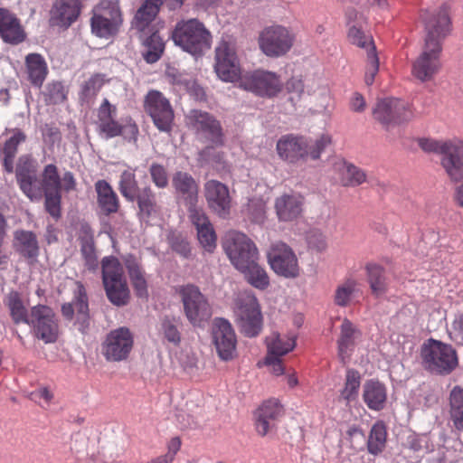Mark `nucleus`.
<instances>
[{
    "mask_svg": "<svg viewBox=\"0 0 463 463\" xmlns=\"http://www.w3.org/2000/svg\"><path fill=\"white\" fill-rule=\"evenodd\" d=\"M172 39L175 45L194 56H201L210 50L213 42L211 32L196 18L177 22Z\"/></svg>",
    "mask_w": 463,
    "mask_h": 463,
    "instance_id": "f257e3e1",
    "label": "nucleus"
},
{
    "mask_svg": "<svg viewBox=\"0 0 463 463\" xmlns=\"http://www.w3.org/2000/svg\"><path fill=\"white\" fill-rule=\"evenodd\" d=\"M420 146L424 151L441 155V165L453 182L463 179V142L461 140L423 139L420 141Z\"/></svg>",
    "mask_w": 463,
    "mask_h": 463,
    "instance_id": "f03ea898",
    "label": "nucleus"
},
{
    "mask_svg": "<svg viewBox=\"0 0 463 463\" xmlns=\"http://www.w3.org/2000/svg\"><path fill=\"white\" fill-rule=\"evenodd\" d=\"M222 247L232 264L239 271L260 260L257 246L242 232L235 231L227 232Z\"/></svg>",
    "mask_w": 463,
    "mask_h": 463,
    "instance_id": "7ed1b4c3",
    "label": "nucleus"
},
{
    "mask_svg": "<svg viewBox=\"0 0 463 463\" xmlns=\"http://www.w3.org/2000/svg\"><path fill=\"white\" fill-rule=\"evenodd\" d=\"M420 18L424 26V43L442 45L443 40L451 32L449 5L443 4L436 8L422 10Z\"/></svg>",
    "mask_w": 463,
    "mask_h": 463,
    "instance_id": "20e7f679",
    "label": "nucleus"
},
{
    "mask_svg": "<svg viewBox=\"0 0 463 463\" xmlns=\"http://www.w3.org/2000/svg\"><path fill=\"white\" fill-rule=\"evenodd\" d=\"M425 366L431 372L448 374L458 365V356L455 349L440 341L430 339L421 351Z\"/></svg>",
    "mask_w": 463,
    "mask_h": 463,
    "instance_id": "39448f33",
    "label": "nucleus"
},
{
    "mask_svg": "<svg viewBox=\"0 0 463 463\" xmlns=\"http://www.w3.org/2000/svg\"><path fill=\"white\" fill-rule=\"evenodd\" d=\"M122 22L118 2L102 1L93 8L90 19L91 32L96 36L108 38L118 31Z\"/></svg>",
    "mask_w": 463,
    "mask_h": 463,
    "instance_id": "423d86ee",
    "label": "nucleus"
},
{
    "mask_svg": "<svg viewBox=\"0 0 463 463\" xmlns=\"http://www.w3.org/2000/svg\"><path fill=\"white\" fill-rule=\"evenodd\" d=\"M295 42V33L291 29L280 24H273L262 30L259 37V45L262 52L272 58L287 54Z\"/></svg>",
    "mask_w": 463,
    "mask_h": 463,
    "instance_id": "0eeeda50",
    "label": "nucleus"
},
{
    "mask_svg": "<svg viewBox=\"0 0 463 463\" xmlns=\"http://www.w3.org/2000/svg\"><path fill=\"white\" fill-rule=\"evenodd\" d=\"M27 325L33 335L44 344H52L59 337V323L54 311L48 306L36 305L31 307V318Z\"/></svg>",
    "mask_w": 463,
    "mask_h": 463,
    "instance_id": "6e6552de",
    "label": "nucleus"
},
{
    "mask_svg": "<svg viewBox=\"0 0 463 463\" xmlns=\"http://www.w3.org/2000/svg\"><path fill=\"white\" fill-rule=\"evenodd\" d=\"M267 260L270 269L280 277L295 279L299 275L298 257L283 241H278L270 244L267 250Z\"/></svg>",
    "mask_w": 463,
    "mask_h": 463,
    "instance_id": "1a4fd4ad",
    "label": "nucleus"
},
{
    "mask_svg": "<svg viewBox=\"0 0 463 463\" xmlns=\"http://www.w3.org/2000/svg\"><path fill=\"white\" fill-rule=\"evenodd\" d=\"M240 88L260 97L272 98L282 90L279 77L271 71H255L240 78Z\"/></svg>",
    "mask_w": 463,
    "mask_h": 463,
    "instance_id": "9d476101",
    "label": "nucleus"
},
{
    "mask_svg": "<svg viewBox=\"0 0 463 463\" xmlns=\"http://www.w3.org/2000/svg\"><path fill=\"white\" fill-rule=\"evenodd\" d=\"M373 115L387 129L412 118L409 104L395 98L379 100L373 109Z\"/></svg>",
    "mask_w": 463,
    "mask_h": 463,
    "instance_id": "9b49d317",
    "label": "nucleus"
},
{
    "mask_svg": "<svg viewBox=\"0 0 463 463\" xmlns=\"http://www.w3.org/2000/svg\"><path fill=\"white\" fill-rule=\"evenodd\" d=\"M442 45L425 43L420 55L411 65L412 75L421 82L430 81L441 69Z\"/></svg>",
    "mask_w": 463,
    "mask_h": 463,
    "instance_id": "f8f14e48",
    "label": "nucleus"
},
{
    "mask_svg": "<svg viewBox=\"0 0 463 463\" xmlns=\"http://www.w3.org/2000/svg\"><path fill=\"white\" fill-rule=\"evenodd\" d=\"M180 294L186 317L193 325H200L211 317V307L197 287L184 286L180 289Z\"/></svg>",
    "mask_w": 463,
    "mask_h": 463,
    "instance_id": "ddd939ff",
    "label": "nucleus"
},
{
    "mask_svg": "<svg viewBox=\"0 0 463 463\" xmlns=\"http://www.w3.org/2000/svg\"><path fill=\"white\" fill-rule=\"evenodd\" d=\"M134 345V338L127 327H119L110 331L103 344L102 354L109 362H120L126 360Z\"/></svg>",
    "mask_w": 463,
    "mask_h": 463,
    "instance_id": "4468645a",
    "label": "nucleus"
},
{
    "mask_svg": "<svg viewBox=\"0 0 463 463\" xmlns=\"http://www.w3.org/2000/svg\"><path fill=\"white\" fill-rule=\"evenodd\" d=\"M214 70L223 81H233L240 75V63L234 44L222 39L215 48Z\"/></svg>",
    "mask_w": 463,
    "mask_h": 463,
    "instance_id": "2eb2a0df",
    "label": "nucleus"
},
{
    "mask_svg": "<svg viewBox=\"0 0 463 463\" xmlns=\"http://www.w3.org/2000/svg\"><path fill=\"white\" fill-rule=\"evenodd\" d=\"M146 110L160 131H170L174 119V111L168 99L161 92L151 90L147 93L146 97Z\"/></svg>",
    "mask_w": 463,
    "mask_h": 463,
    "instance_id": "dca6fc26",
    "label": "nucleus"
},
{
    "mask_svg": "<svg viewBox=\"0 0 463 463\" xmlns=\"http://www.w3.org/2000/svg\"><path fill=\"white\" fill-rule=\"evenodd\" d=\"M241 332L250 337L257 335L261 329V315L257 299L247 296L235 310Z\"/></svg>",
    "mask_w": 463,
    "mask_h": 463,
    "instance_id": "f3484780",
    "label": "nucleus"
},
{
    "mask_svg": "<svg viewBox=\"0 0 463 463\" xmlns=\"http://www.w3.org/2000/svg\"><path fill=\"white\" fill-rule=\"evenodd\" d=\"M213 344L221 359L232 360L235 356L237 338L232 325L223 318H216L213 326Z\"/></svg>",
    "mask_w": 463,
    "mask_h": 463,
    "instance_id": "a211bd4d",
    "label": "nucleus"
},
{
    "mask_svg": "<svg viewBox=\"0 0 463 463\" xmlns=\"http://www.w3.org/2000/svg\"><path fill=\"white\" fill-rule=\"evenodd\" d=\"M308 139L293 135L282 136L277 142L279 156L289 164L306 161L307 158Z\"/></svg>",
    "mask_w": 463,
    "mask_h": 463,
    "instance_id": "6ab92c4d",
    "label": "nucleus"
},
{
    "mask_svg": "<svg viewBox=\"0 0 463 463\" xmlns=\"http://www.w3.org/2000/svg\"><path fill=\"white\" fill-rule=\"evenodd\" d=\"M188 118L198 135L216 146L222 144L221 125L212 115L194 109L190 112Z\"/></svg>",
    "mask_w": 463,
    "mask_h": 463,
    "instance_id": "aec40b11",
    "label": "nucleus"
},
{
    "mask_svg": "<svg viewBox=\"0 0 463 463\" xmlns=\"http://www.w3.org/2000/svg\"><path fill=\"white\" fill-rule=\"evenodd\" d=\"M172 185L176 197L190 210L197 207L199 187L195 179L188 173L177 171L172 178Z\"/></svg>",
    "mask_w": 463,
    "mask_h": 463,
    "instance_id": "412c9836",
    "label": "nucleus"
},
{
    "mask_svg": "<svg viewBox=\"0 0 463 463\" xmlns=\"http://www.w3.org/2000/svg\"><path fill=\"white\" fill-rule=\"evenodd\" d=\"M204 191L209 207L220 217H227L231 209V198L227 186L219 181L210 180L205 183Z\"/></svg>",
    "mask_w": 463,
    "mask_h": 463,
    "instance_id": "4be33fe9",
    "label": "nucleus"
},
{
    "mask_svg": "<svg viewBox=\"0 0 463 463\" xmlns=\"http://www.w3.org/2000/svg\"><path fill=\"white\" fill-rule=\"evenodd\" d=\"M345 17L347 24L349 25V41L353 44L365 49L367 53L369 52H375V46L372 36L370 34H366L363 30V26L365 24V18L354 8L346 10Z\"/></svg>",
    "mask_w": 463,
    "mask_h": 463,
    "instance_id": "5701e85b",
    "label": "nucleus"
},
{
    "mask_svg": "<svg viewBox=\"0 0 463 463\" xmlns=\"http://www.w3.org/2000/svg\"><path fill=\"white\" fill-rule=\"evenodd\" d=\"M304 198L297 193H285L278 196L274 202L276 215L279 222H293L299 218L303 212Z\"/></svg>",
    "mask_w": 463,
    "mask_h": 463,
    "instance_id": "b1692460",
    "label": "nucleus"
},
{
    "mask_svg": "<svg viewBox=\"0 0 463 463\" xmlns=\"http://www.w3.org/2000/svg\"><path fill=\"white\" fill-rule=\"evenodd\" d=\"M189 219L197 231V238L201 246L208 252H213L216 248V233L202 208L190 210Z\"/></svg>",
    "mask_w": 463,
    "mask_h": 463,
    "instance_id": "393cba45",
    "label": "nucleus"
},
{
    "mask_svg": "<svg viewBox=\"0 0 463 463\" xmlns=\"http://www.w3.org/2000/svg\"><path fill=\"white\" fill-rule=\"evenodd\" d=\"M80 10V0H55L51 10V22L67 28L77 20Z\"/></svg>",
    "mask_w": 463,
    "mask_h": 463,
    "instance_id": "a878e982",
    "label": "nucleus"
},
{
    "mask_svg": "<svg viewBox=\"0 0 463 463\" xmlns=\"http://www.w3.org/2000/svg\"><path fill=\"white\" fill-rule=\"evenodd\" d=\"M282 414V406L277 400L271 399L264 402L256 412L257 432L261 436L269 433L275 428L277 420Z\"/></svg>",
    "mask_w": 463,
    "mask_h": 463,
    "instance_id": "bb28decb",
    "label": "nucleus"
},
{
    "mask_svg": "<svg viewBox=\"0 0 463 463\" xmlns=\"http://www.w3.org/2000/svg\"><path fill=\"white\" fill-rule=\"evenodd\" d=\"M16 179L20 189L31 201L41 200L43 190L38 184L36 172L28 161L17 165Z\"/></svg>",
    "mask_w": 463,
    "mask_h": 463,
    "instance_id": "cd10ccee",
    "label": "nucleus"
},
{
    "mask_svg": "<svg viewBox=\"0 0 463 463\" xmlns=\"http://www.w3.org/2000/svg\"><path fill=\"white\" fill-rule=\"evenodd\" d=\"M13 247L29 264L37 261L40 248L36 235L33 232L15 231L14 232Z\"/></svg>",
    "mask_w": 463,
    "mask_h": 463,
    "instance_id": "c85d7f7f",
    "label": "nucleus"
},
{
    "mask_svg": "<svg viewBox=\"0 0 463 463\" xmlns=\"http://www.w3.org/2000/svg\"><path fill=\"white\" fill-rule=\"evenodd\" d=\"M0 36L4 42L11 44H18L26 37L18 18L4 8H0Z\"/></svg>",
    "mask_w": 463,
    "mask_h": 463,
    "instance_id": "c756f323",
    "label": "nucleus"
},
{
    "mask_svg": "<svg viewBox=\"0 0 463 463\" xmlns=\"http://www.w3.org/2000/svg\"><path fill=\"white\" fill-rule=\"evenodd\" d=\"M363 399L370 410L380 411L386 403V387L379 381L368 380L363 386Z\"/></svg>",
    "mask_w": 463,
    "mask_h": 463,
    "instance_id": "7c9ffc66",
    "label": "nucleus"
},
{
    "mask_svg": "<svg viewBox=\"0 0 463 463\" xmlns=\"http://www.w3.org/2000/svg\"><path fill=\"white\" fill-rule=\"evenodd\" d=\"M335 169L340 175L344 186H357L368 181L366 173L351 163L338 160L335 163Z\"/></svg>",
    "mask_w": 463,
    "mask_h": 463,
    "instance_id": "2f4dec72",
    "label": "nucleus"
},
{
    "mask_svg": "<svg viewBox=\"0 0 463 463\" xmlns=\"http://www.w3.org/2000/svg\"><path fill=\"white\" fill-rule=\"evenodd\" d=\"M360 332L348 319H344L340 328V337L337 341L338 355L343 362L349 356L355 340L360 336Z\"/></svg>",
    "mask_w": 463,
    "mask_h": 463,
    "instance_id": "473e14b6",
    "label": "nucleus"
},
{
    "mask_svg": "<svg viewBox=\"0 0 463 463\" xmlns=\"http://www.w3.org/2000/svg\"><path fill=\"white\" fill-rule=\"evenodd\" d=\"M9 133L11 136L5 140L2 149V154L5 169L8 173H12L14 170V159L17 153V146L25 141L26 136L18 128L12 129Z\"/></svg>",
    "mask_w": 463,
    "mask_h": 463,
    "instance_id": "72a5a7b5",
    "label": "nucleus"
},
{
    "mask_svg": "<svg viewBox=\"0 0 463 463\" xmlns=\"http://www.w3.org/2000/svg\"><path fill=\"white\" fill-rule=\"evenodd\" d=\"M25 65L32 84L41 87L48 73L44 58L39 53H29L25 57Z\"/></svg>",
    "mask_w": 463,
    "mask_h": 463,
    "instance_id": "f704fd0d",
    "label": "nucleus"
},
{
    "mask_svg": "<svg viewBox=\"0 0 463 463\" xmlns=\"http://www.w3.org/2000/svg\"><path fill=\"white\" fill-rule=\"evenodd\" d=\"M139 38L144 45L143 57L146 62L157 61L165 49V43L157 32L139 34Z\"/></svg>",
    "mask_w": 463,
    "mask_h": 463,
    "instance_id": "c9c22d12",
    "label": "nucleus"
},
{
    "mask_svg": "<svg viewBox=\"0 0 463 463\" xmlns=\"http://www.w3.org/2000/svg\"><path fill=\"white\" fill-rule=\"evenodd\" d=\"M167 79L179 91H186L196 99L204 98V91L196 80L186 73L168 72Z\"/></svg>",
    "mask_w": 463,
    "mask_h": 463,
    "instance_id": "e433bc0d",
    "label": "nucleus"
},
{
    "mask_svg": "<svg viewBox=\"0 0 463 463\" xmlns=\"http://www.w3.org/2000/svg\"><path fill=\"white\" fill-rule=\"evenodd\" d=\"M126 267L137 296L146 298L148 296L147 283L138 261L130 256L126 260Z\"/></svg>",
    "mask_w": 463,
    "mask_h": 463,
    "instance_id": "4c0bfd02",
    "label": "nucleus"
},
{
    "mask_svg": "<svg viewBox=\"0 0 463 463\" xmlns=\"http://www.w3.org/2000/svg\"><path fill=\"white\" fill-rule=\"evenodd\" d=\"M80 251L85 260V266L90 270H95L98 268V260L94 249L93 234L88 225L81 227Z\"/></svg>",
    "mask_w": 463,
    "mask_h": 463,
    "instance_id": "58836bf2",
    "label": "nucleus"
},
{
    "mask_svg": "<svg viewBox=\"0 0 463 463\" xmlns=\"http://www.w3.org/2000/svg\"><path fill=\"white\" fill-rule=\"evenodd\" d=\"M95 189L100 208L107 213L117 212L118 209V196L111 186L106 181L99 180L96 183Z\"/></svg>",
    "mask_w": 463,
    "mask_h": 463,
    "instance_id": "ea45409f",
    "label": "nucleus"
},
{
    "mask_svg": "<svg viewBox=\"0 0 463 463\" xmlns=\"http://www.w3.org/2000/svg\"><path fill=\"white\" fill-rule=\"evenodd\" d=\"M5 303L14 324L24 323L27 325L31 318V311L28 312L18 292L11 291L6 296Z\"/></svg>",
    "mask_w": 463,
    "mask_h": 463,
    "instance_id": "a19ab883",
    "label": "nucleus"
},
{
    "mask_svg": "<svg viewBox=\"0 0 463 463\" xmlns=\"http://www.w3.org/2000/svg\"><path fill=\"white\" fill-rule=\"evenodd\" d=\"M367 280L373 295L381 298L387 292V281L383 269L377 264L366 265Z\"/></svg>",
    "mask_w": 463,
    "mask_h": 463,
    "instance_id": "79ce46f5",
    "label": "nucleus"
},
{
    "mask_svg": "<svg viewBox=\"0 0 463 463\" xmlns=\"http://www.w3.org/2000/svg\"><path fill=\"white\" fill-rule=\"evenodd\" d=\"M449 417L456 430L463 431V388L455 386L449 392Z\"/></svg>",
    "mask_w": 463,
    "mask_h": 463,
    "instance_id": "37998d69",
    "label": "nucleus"
},
{
    "mask_svg": "<svg viewBox=\"0 0 463 463\" xmlns=\"http://www.w3.org/2000/svg\"><path fill=\"white\" fill-rule=\"evenodd\" d=\"M249 284L258 289L264 290L269 286V277L266 269L255 260L245 269L240 270Z\"/></svg>",
    "mask_w": 463,
    "mask_h": 463,
    "instance_id": "c03bdc74",
    "label": "nucleus"
},
{
    "mask_svg": "<svg viewBox=\"0 0 463 463\" xmlns=\"http://www.w3.org/2000/svg\"><path fill=\"white\" fill-rule=\"evenodd\" d=\"M268 354L285 355L295 347L294 336L273 332L266 338Z\"/></svg>",
    "mask_w": 463,
    "mask_h": 463,
    "instance_id": "a18cd8bd",
    "label": "nucleus"
},
{
    "mask_svg": "<svg viewBox=\"0 0 463 463\" xmlns=\"http://www.w3.org/2000/svg\"><path fill=\"white\" fill-rule=\"evenodd\" d=\"M104 288L109 300L117 307H122L128 303L130 291L126 280H118L104 283Z\"/></svg>",
    "mask_w": 463,
    "mask_h": 463,
    "instance_id": "49530a36",
    "label": "nucleus"
},
{
    "mask_svg": "<svg viewBox=\"0 0 463 463\" xmlns=\"http://www.w3.org/2000/svg\"><path fill=\"white\" fill-rule=\"evenodd\" d=\"M386 437L387 432L383 423L373 424L366 440L368 452L373 456L381 454L386 445Z\"/></svg>",
    "mask_w": 463,
    "mask_h": 463,
    "instance_id": "de8ad7c7",
    "label": "nucleus"
},
{
    "mask_svg": "<svg viewBox=\"0 0 463 463\" xmlns=\"http://www.w3.org/2000/svg\"><path fill=\"white\" fill-rule=\"evenodd\" d=\"M109 81L105 74L96 73L85 80L80 87V99L89 103L95 99L103 85Z\"/></svg>",
    "mask_w": 463,
    "mask_h": 463,
    "instance_id": "09e8293b",
    "label": "nucleus"
},
{
    "mask_svg": "<svg viewBox=\"0 0 463 463\" xmlns=\"http://www.w3.org/2000/svg\"><path fill=\"white\" fill-rule=\"evenodd\" d=\"M102 281L104 283L126 280L123 267L115 257H105L101 261Z\"/></svg>",
    "mask_w": 463,
    "mask_h": 463,
    "instance_id": "8fccbe9b",
    "label": "nucleus"
},
{
    "mask_svg": "<svg viewBox=\"0 0 463 463\" xmlns=\"http://www.w3.org/2000/svg\"><path fill=\"white\" fill-rule=\"evenodd\" d=\"M119 191L129 202L136 200L138 186L134 169L128 168L122 172L119 180Z\"/></svg>",
    "mask_w": 463,
    "mask_h": 463,
    "instance_id": "3c124183",
    "label": "nucleus"
},
{
    "mask_svg": "<svg viewBox=\"0 0 463 463\" xmlns=\"http://www.w3.org/2000/svg\"><path fill=\"white\" fill-rule=\"evenodd\" d=\"M359 291V284L356 280L349 279L339 285L335 293V303L340 307H346L352 298Z\"/></svg>",
    "mask_w": 463,
    "mask_h": 463,
    "instance_id": "603ef678",
    "label": "nucleus"
},
{
    "mask_svg": "<svg viewBox=\"0 0 463 463\" xmlns=\"http://www.w3.org/2000/svg\"><path fill=\"white\" fill-rule=\"evenodd\" d=\"M160 335L174 345H179L181 334L178 329V321L174 317H165L161 319L158 328Z\"/></svg>",
    "mask_w": 463,
    "mask_h": 463,
    "instance_id": "864d4df0",
    "label": "nucleus"
},
{
    "mask_svg": "<svg viewBox=\"0 0 463 463\" xmlns=\"http://www.w3.org/2000/svg\"><path fill=\"white\" fill-rule=\"evenodd\" d=\"M136 200L138 204L139 212L143 216L148 217L156 213V198L152 189L147 186L142 189L140 193H137Z\"/></svg>",
    "mask_w": 463,
    "mask_h": 463,
    "instance_id": "5fc2aeb1",
    "label": "nucleus"
},
{
    "mask_svg": "<svg viewBox=\"0 0 463 463\" xmlns=\"http://www.w3.org/2000/svg\"><path fill=\"white\" fill-rule=\"evenodd\" d=\"M360 387V374L354 370H348L345 388L341 392V398L347 403L355 400Z\"/></svg>",
    "mask_w": 463,
    "mask_h": 463,
    "instance_id": "6e6d98bb",
    "label": "nucleus"
},
{
    "mask_svg": "<svg viewBox=\"0 0 463 463\" xmlns=\"http://www.w3.org/2000/svg\"><path fill=\"white\" fill-rule=\"evenodd\" d=\"M156 17L144 13L141 7H138L131 23V27L136 30L138 34L145 33H153L155 31L154 22Z\"/></svg>",
    "mask_w": 463,
    "mask_h": 463,
    "instance_id": "4d7b16f0",
    "label": "nucleus"
},
{
    "mask_svg": "<svg viewBox=\"0 0 463 463\" xmlns=\"http://www.w3.org/2000/svg\"><path fill=\"white\" fill-rule=\"evenodd\" d=\"M61 177L56 165H47L42 175V185L43 192L60 191Z\"/></svg>",
    "mask_w": 463,
    "mask_h": 463,
    "instance_id": "13d9d810",
    "label": "nucleus"
},
{
    "mask_svg": "<svg viewBox=\"0 0 463 463\" xmlns=\"http://www.w3.org/2000/svg\"><path fill=\"white\" fill-rule=\"evenodd\" d=\"M149 174L154 184L160 189L168 185V174L165 167L158 163H152L149 166Z\"/></svg>",
    "mask_w": 463,
    "mask_h": 463,
    "instance_id": "bf43d9fd",
    "label": "nucleus"
},
{
    "mask_svg": "<svg viewBox=\"0 0 463 463\" xmlns=\"http://www.w3.org/2000/svg\"><path fill=\"white\" fill-rule=\"evenodd\" d=\"M331 144V137L322 135L315 140L308 139L307 157L311 159H318L321 153Z\"/></svg>",
    "mask_w": 463,
    "mask_h": 463,
    "instance_id": "052dcab7",
    "label": "nucleus"
},
{
    "mask_svg": "<svg viewBox=\"0 0 463 463\" xmlns=\"http://www.w3.org/2000/svg\"><path fill=\"white\" fill-rule=\"evenodd\" d=\"M46 211L53 217L61 216V195L60 191L44 192Z\"/></svg>",
    "mask_w": 463,
    "mask_h": 463,
    "instance_id": "680f3d73",
    "label": "nucleus"
},
{
    "mask_svg": "<svg viewBox=\"0 0 463 463\" xmlns=\"http://www.w3.org/2000/svg\"><path fill=\"white\" fill-rule=\"evenodd\" d=\"M199 161L202 164L221 166L224 164V155L212 146H207L199 153Z\"/></svg>",
    "mask_w": 463,
    "mask_h": 463,
    "instance_id": "e2e57ef3",
    "label": "nucleus"
},
{
    "mask_svg": "<svg viewBox=\"0 0 463 463\" xmlns=\"http://www.w3.org/2000/svg\"><path fill=\"white\" fill-rule=\"evenodd\" d=\"M448 333L454 343L463 345V314L454 317L448 327Z\"/></svg>",
    "mask_w": 463,
    "mask_h": 463,
    "instance_id": "0e129e2a",
    "label": "nucleus"
},
{
    "mask_svg": "<svg viewBox=\"0 0 463 463\" xmlns=\"http://www.w3.org/2000/svg\"><path fill=\"white\" fill-rule=\"evenodd\" d=\"M379 71V59L375 52H369L367 53V65L365 69L364 81L367 86H370L374 81V77Z\"/></svg>",
    "mask_w": 463,
    "mask_h": 463,
    "instance_id": "69168bd1",
    "label": "nucleus"
},
{
    "mask_svg": "<svg viewBox=\"0 0 463 463\" xmlns=\"http://www.w3.org/2000/svg\"><path fill=\"white\" fill-rule=\"evenodd\" d=\"M66 90L61 82H52L47 86L46 99L50 103L57 104L65 100Z\"/></svg>",
    "mask_w": 463,
    "mask_h": 463,
    "instance_id": "338daca9",
    "label": "nucleus"
},
{
    "mask_svg": "<svg viewBox=\"0 0 463 463\" xmlns=\"http://www.w3.org/2000/svg\"><path fill=\"white\" fill-rule=\"evenodd\" d=\"M98 128L106 138L115 137L122 133V127L115 120V118L98 123Z\"/></svg>",
    "mask_w": 463,
    "mask_h": 463,
    "instance_id": "774afa93",
    "label": "nucleus"
}]
</instances>
